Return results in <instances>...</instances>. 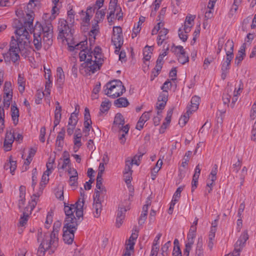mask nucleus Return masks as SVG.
<instances>
[{
  "mask_svg": "<svg viewBox=\"0 0 256 256\" xmlns=\"http://www.w3.org/2000/svg\"><path fill=\"white\" fill-rule=\"evenodd\" d=\"M138 236V230H135L134 231L132 232L128 240V244H126V246H128L130 249H134V240H135Z\"/></svg>",
  "mask_w": 256,
  "mask_h": 256,
  "instance_id": "obj_32",
  "label": "nucleus"
},
{
  "mask_svg": "<svg viewBox=\"0 0 256 256\" xmlns=\"http://www.w3.org/2000/svg\"><path fill=\"white\" fill-rule=\"evenodd\" d=\"M117 0H114L113 2L112 0L110 1L108 7V9L110 12L109 16H108V20L109 22H110V17L114 16L115 11L118 10H120V11H122L121 8L117 5Z\"/></svg>",
  "mask_w": 256,
  "mask_h": 256,
  "instance_id": "obj_22",
  "label": "nucleus"
},
{
  "mask_svg": "<svg viewBox=\"0 0 256 256\" xmlns=\"http://www.w3.org/2000/svg\"><path fill=\"white\" fill-rule=\"evenodd\" d=\"M11 115L14 124H18L19 117V110L16 106L12 104L11 106Z\"/></svg>",
  "mask_w": 256,
  "mask_h": 256,
  "instance_id": "obj_28",
  "label": "nucleus"
},
{
  "mask_svg": "<svg viewBox=\"0 0 256 256\" xmlns=\"http://www.w3.org/2000/svg\"><path fill=\"white\" fill-rule=\"evenodd\" d=\"M78 224H73V225H65L63 227V240L65 243L72 244L74 237V232L76 230Z\"/></svg>",
  "mask_w": 256,
  "mask_h": 256,
  "instance_id": "obj_6",
  "label": "nucleus"
},
{
  "mask_svg": "<svg viewBox=\"0 0 256 256\" xmlns=\"http://www.w3.org/2000/svg\"><path fill=\"white\" fill-rule=\"evenodd\" d=\"M70 162V161H66L64 160H62V158H60L58 160V169L64 170L67 166L69 168Z\"/></svg>",
  "mask_w": 256,
  "mask_h": 256,
  "instance_id": "obj_43",
  "label": "nucleus"
},
{
  "mask_svg": "<svg viewBox=\"0 0 256 256\" xmlns=\"http://www.w3.org/2000/svg\"><path fill=\"white\" fill-rule=\"evenodd\" d=\"M230 69V66L226 64L224 62L222 63V67H221V70H222V74L221 77L222 80H225L227 74L229 72V70Z\"/></svg>",
  "mask_w": 256,
  "mask_h": 256,
  "instance_id": "obj_40",
  "label": "nucleus"
},
{
  "mask_svg": "<svg viewBox=\"0 0 256 256\" xmlns=\"http://www.w3.org/2000/svg\"><path fill=\"white\" fill-rule=\"evenodd\" d=\"M87 43L88 42L86 40L82 41L74 46H69V50L70 51H73L74 50L87 49L86 47V45H87Z\"/></svg>",
  "mask_w": 256,
  "mask_h": 256,
  "instance_id": "obj_38",
  "label": "nucleus"
},
{
  "mask_svg": "<svg viewBox=\"0 0 256 256\" xmlns=\"http://www.w3.org/2000/svg\"><path fill=\"white\" fill-rule=\"evenodd\" d=\"M59 9L56 6L54 5L52 6V14L51 16L49 15V18L51 20H54L56 18V15L58 14V12Z\"/></svg>",
  "mask_w": 256,
  "mask_h": 256,
  "instance_id": "obj_54",
  "label": "nucleus"
},
{
  "mask_svg": "<svg viewBox=\"0 0 256 256\" xmlns=\"http://www.w3.org/2000/svg\"><path fill=\"white\" fill-rule=\"evenodd\" d=\"M202 238L200 236L198 238L196 250H204L202 248Z\"/></svg>",
  "mask_w": 256,
  "mask_h": 256,
  "instance_id": "obj_63",
  "label": "nucleus"
},
{
  "mask_svg": "<svg viewBox=\"0 0 256 256\" xmlns=\"http://www.w3.org/2000/svg\"><path fill=\"white\" fill-rule=\"evenodd\" d=\"M200 98L198 96H194L192 97L190 101L191 104L190 106H188L186 110L190 109L191 112L196 111L200 104Z\"/></svg>",
  "mask_w": 256,
  "mask_h": 256,
  "instance_id": "obj_23",
  "label": "nucleus"
},
{
  "mask_svg": "<svg viewBox=\"0 0 256 256\" xmlns=\"http://www.w3.org/2000/svg\"><path fill=\"white\" fill-rule=\"evenodd\" d=\"M114 104L118 108L126 107L129 105V102L126 98H120L114 102Z\"/></svg>",
  "mask_w": 256,
  "mask_h": 256,
  "instance_id": "obj_31",
  "label": "nucleus"
},
{
  "mask_svg": "<svg viewBox=\"0 0 256 256\" xmlns=\"http://www.w3.org/2000/svg\"><path fill=\"white\" fill-rule=\"evenodd\" d=\"M12 84L10 82H6L4 85V93H12L11 88Z\"/></svg>",
  "mask_w": 256,
  "mask_h": 256,
  "instance_id": "obj_58",
  "label": "nucleus"
},
{
  "mask_svg": "<svg viewBox=\"0 0 256 256\" xmlns=\"http://www.w3.org/2000/svg\"><path fill=\"white\" fill-rule=\"evenodd\" d=\"M174 108L170 109L167 112V116L160 129V132H164V130L166 128L167 126L170 124L171 120V118L172 114V111Z\"/></svg>",
  "mask_w": 256,
  "mask_h": 256,
  "instance_id": "obj_30",
  "label": "nucleus"
},
{
  "mask_svg": "<svg viewBox=\"0 0 256 256\" xmlns=\"http://www.w3.org/2000/svg\"><path fill=\"white\" fill-rule=\"evenodd\" d=\"M106 12L104 10H100L96 12V16H95V19L96 21V24L100 22V21H102L104 16H105Z\"/></svg>",
  "mask_w": 256,
  "mask_h": 256,
  "instance_id": "obj_44",
  "label": "nucleus"
},
{
  "mask_svg": "<svg viewBox=\"0 0 256 256\" xmlns=\"http://www.w3.org/2000/svg\"><path fill=\"white\" fill-rule=\"evenodd\" d=\"M166 102L158 101L156 105V109L158 110L157 114L160 115L162 113V110L164 108L166 104Z\"/></svg>",
  "mask_w": 256,
  "mask_h": 256,
  "instance_id": "obj_47",
  "label": "nucleus"
},
{
  "mask_svg": "<svg viewBox=\"0 0 256 256\" xmlns=\"http://www.w3.org/2000/svg\"><path fill=\"white\" fill-rule=\"evenodd\" d=\"M176 86V68H173L170 72L169 78Z\"/></svg>",
  "mask_w": 256,
  "mask_h": 256,
  "instance_id": "obj_46",
  "label": "nucleus"
},
{
  "mask_svg": "<svg viewBox=\"0 0 256 256\" xmlns=\"http://www.w3.org/2000/svg\"><path fill=\"white\" fill-rule=\"evenodd\" d=\"M50 173L46 172H44L42 176V180L40 183V185L42 186V183L46 184L49 180V175Z\"/></svg>",
  "mask_w": 256,
  "mask_h": 256,
  "instance_id": "obj_56",
  "label": "nucleus"
},
{
  "mask_svg": "<svg viewBox=\"0 0 256 256\" xmlns=\"http://www.w3.org/2000/svg\"><path fill=\"white\" fill-rule=\"evenodd\" d=\"M68 20L72 24L74 21V12L72 8L68 12Z\"/></svg>",
  "mask_w": 256,
  "mask_h": 256,
  "instance_id": "obj_53",
  "label": "nucleus"
},
{
  "mask_svg": "<svg viewBox=\"0 0 256 256\" xmlns=\"http://www.w3.org/2000/svg\"><path fill=\"white\" fill-rule=\"evenodd\" d=\"M195 18L194 16H188L186 18L184 24H187L189 26H192V23L194 22V19Z\"/></svg>",
  "mask_w": 256,
  "mask_h": 256,
  "instance_id": "obj_59",
  "label": "nucleus"
},
{
  "mask_svg": "<svg viewBox=\"0 0 256 256\" xmlns=\"http://www.w3.org/2000/svg\"><path fill=\"white\" fill-rule=\"evenodd\" d=\"M168 93L162 91L158 98V100L166 102L168 100Z\"/></svg>",
  "mask_w": 256,
  "mask_h": 256,
  "instance_id": "obj_57",
  "label": "nucleus"
},
{
  "mask_svg": "<svg viewBox=\"0 0 256 256\" xmlns=\"http://www.w3.org/2000/svg\"><path fill=\"white\" fill-rule=\"evenodd\" d=\"M248 239V231H244L240 236L238 240L234 244V251L238 255L240 252L242 248L244 246L246 241Z\"/></svg>",
  "mask_w": 256,
  "mask_h": 256,
  "instance_id": "obj_12",
  "label": "nucleus"
},
{
  "mask_svg": "<svg viewBox=\"0 0 256 256\" xmlns=\"http://www.w3.org/2000/svg\"><path fill=\"white\" fill-rule=\"evenodd\" d=\"M126 212V210L124 207H120L119 206L118 210L117 216L118 218H125V213Z\"/></svg>",
  "mask_w": 256,
  "mask_h": 256,
  "instance_id": "obj_52",
  "label": "nucleus"
},
{
  "mask_svg": "<svg viewBox=\"0 0 256 256\" xmlns=\"http://www.w3.org/2000/svg\"><path fill=\"white\" fill-rule=\"evenodd\" d=\"M45 78L46 82L44 92L46 93V94L49 95L50 94V88L52 86V81L50 80L51 74L50 70H47V72H45Z\"/></svg>",
  "mask_w": 256,
  "mask_h": 256,
  "instance_id": "obj_20",
  "label": "nucleus"
},
{
  "mask_svg": "<svg viewBox=\"0 0 256 256\" xmlns=\"http://www.w3.org/2000/svg\"><path fill=\"white\" fill-rule=\"evenodd\" d=\"M56 107L54 112V128L56 126L60 123L61 120L62 114V107L60 105V103L58 102H56Z\"/></svg>",
  "mask_w": 256,
  "mask_h": 256,
  "instance_id": "obj_21",
  "label": "nucleus"
},
{
  "mask_svg": "<svg viewBox=\"0 0 256 256\" xmlns=\"http://www.w3.org/2000/svg\"><path fill=\"white\" fill-rule=\"evenodd\" d=\"M196 237V233L194 232H188V242L187 243L190 244H194V239Z\"/></svg>",
  "mask_w": 256,
  "mask_h": 256,
  "instance_id": "obj_60",
  "label": "nucleus"
},
{
  "mask_svg": "<svg viewBox=\"0 0 256 256\" xmlns=\"http://www.w3.org/2000/svg\"><path fill=\"white\" fill-rule=\"evenodd\" d=\"M78 112H74L71 114L70 116L68 119V125L72 126H76L78 122Z\"/></svg>",
  "mask_w": 256,
  "mask_h": 256,
  "instance_id": "obj_37",
  "label": "nucleus"
},
{
  "mask_svg": "<svg viewBox=\"0 0 256 256\" xmlns=\"http://www.w3.org/2000/svg\"><path fill=\"white\" fill-rule=\"evenodd\" d=\"M242 166V161L240 160V159L238 158L237 162L232 164V171L235 172L236 173H237L238 170H240V167Z\"/></svg>",
  "mask_w": 256,
  "mask_h": 256,
  "instance_id": "obj_50",
  "label": "nucleus"
},
{
  "mask_svg": "<svg viewBox=\"0 0 256 256\" xmlns=\"http://www.w3.org/2000/svg\"><path fill=\"white\" fill-rule=\"evenodd\" d=\"M246 43H244L240 48V50L238 52V54L235 58V64L238 66L241 63L242 61L244 60L246 56Z\"/></svg>",
  "mask_w": 256,
  "mask_h": 256,
  "instance_id": "obj_18",
  "label": "nucleus"
},
{
  "mask_svg": "<svg viewBox=\"0 0 256 256\" xmlns=\"http://www.w3.org/2000/svg\"><path fill=\"white\" fill-rule=\"evenodd\" d=\"M28 218V214L26 212H24L22 216L19 220V224L20 226H24L27 222Z\"/></svg>",
  "mask_w": 256,
  "mask_h": 256,
  "instance_id": "obj_48",
  "label": "nucleus"
},
{
  "mask_svg": "<svg viewBox=\"0 0 256 256\" xmlns=\"http://www.w3.org/2000/svg\"><path fill=\"white\" fill-rule=\"evenodd\" d=\"M18 90L20 92L22 93L25 88V80L24 77L21 74H18Z\"/></svg>",
  "mask_w": 256,
  "mask_h": 256,
  "instance_id": "obj_39",
  "label": "nucleus"
},
{
  "mask_svg": "<svg viewBox=\"0 0 256 256\" xmlns=\"http://www.w3.org/2000/svg\"><path fill=\"white\" fill-rule=\"evenodd\" d=\"M58 30H59L58 36L62 38H66L67 37L72 36L70 27L68 26V22L64 19L59 20Z\"/></svg>",
  "mask_w": 256,
  "mask_h": 256,
  "instance_id": "obj_8",
  "label": "nucleus"
},
{
  "mask_svg": "<svg viewBox=\"0 0 256 256\" xmlns=\"http://www.w3.org/2000/svg\"><path fill=\"white\" fill-rule=\"evenodd\" d=\"M192 244H190L188 243L186 244L185 248L184 250V256H189L190 252L192 249Z\"/></svg>",
  "mask_w": 256,
  "mask_h": 256,
  "instance_id": "obj_62",
  "label": "nucleus"
},
{
  "mask_svg": "<svg viewBox=\"0 0 256 256\" xmlns=\"http://www.w3.org/2000/svg\"><path fill=\"white\" fill-rule=\"evenodd\" d=\"M44 22L41 24L37 22L34 30L37 28V32H43V42L48 46L52 44L53 26L52 24V20L49 18V14H45L43 18Z\"/></svg>",
  "mask_w": 256,
  "mask_h": 256,
  "instance_id": "obj_4",
  "label": "nucleus"
},
{
  "mask_svg": "<svg viewBox=\"0 0 256 256\" xmlns=\"http://www.w3.org/2000/svg\"><path fill=\"white\" fill-rule=\"evenodd\" d=\"M90 51L88 49H83L82 50L80 54V62L86 61V60L88 58V55L90 54Z\"/></svg>",
  "mask_w": 256,
  "mask_h": 256,
  "instance_id": "obj_42",
  "label": "nucleus"
},
{
  "mask_svg": "<svg viewBox=\"0 0 256 256\" xmlns=\"http://www.w3.org/2000/svg\"><path fill=\"white\" fill-rule=\"evenodd\" d=\"M106 192V190L104 186H101L100 188H96L94 195V198L104 200Z\"/></svg>",
  "mask_w": 256,
  "mask_h": 256,
  "instance_id": "obj_26",
  "label": "nucleus"
},
{
  "mask_svg": "<svg viewBox=\"0 0 256 256\" xmlns=\"http://www.w3.org/2000/svg\"><path fill=\"white\" fill-rule=\"evenodd\" d=\"M34 19L32 14H26L23 24L20 20H16L14 21L16 28L15 33L18 36L16 40L14 36L12 37L8 50L10 58L14 63H16L20 59L19 52H22L25 48L26 44V40L30 38L28 31L33 32V44L35 49L40 50L42 48L41 32H37V28L34 30Z\"/></svg>",
  "mask_w": 256,
  "mask_h": 256,
  "instance_id": "obj_1",
  "label": "nucleus"
},
{
  "mask_svg": "<svg viewBox=\"0 0 256 256\" xmlns=\"http://www.w3.org/2000/svg\"><path fill=\"white\" fill-rule=\"evenodd\" d=\"M151 201L152 198L150 196H148L146 201V204L142 208V211L140 216L139 218L138 223L140 224H142L146 218L148 208L151 204Z\"/></svg>",
  "mask_w": 256,
  "mask_h": 256,
  "instance_id": "obj_16",
  "label": "nucleus"
},
{
  "mask_svg": "<svg viewBox=\"0 0 256 256\" xmlns=\"http://www.w3.org/2000/svg\"><path fill=\"white\" fill-rule=\"evenodd\" d=\"M112 42L115 46V53L118 54L120 50L124 43L122 35H112Z\"/></svg>",
  "mask_w": 256,
  "mask_h": 256,
  "instance_id": "obj_15",
  "label": "nucleus"
},
{
  "mask_svg": "<svg viewBox=\"0 0 256 256\" xmlns=\"http://www.w3.org/2000/svg\"><path fill=\"white\" fill-rule=\"evenodd\" d=\"M150 112H144L140 117L136 126V128L140 130L143 128L144 124L150 118Z\"/></svg>",
  "mask_w": 256,
  "mask_h": 256,
  "instance_id": "obj_24",
  "label": "nucleus"
},
{
  "mask_svg": "<svg viewBox=\"0 0 256 256\" xmlns=\"http://www.w3.org/2000/svg\"><path fill=\"white\" fill-rule=\"evenodd\" d=\"M64 74L62 68L58 67L56 69L57 82L60 84H62L64 80Z\"/></svg>",
  "mask_w": 256,
  "mask_h": 256,
  "instance_id": "obj_35",
  "label": "nucleus"
},
{
  "mask_svg": "<svg viewBox=\"0 0 256 256\" xmlns=\"http://www.w3.org/2000/svg\"><path fill=\"white\" fill-rule=\"evenodd\" d=\"M78 176H70L69 184L71 186L76 187L78 186Z\"/></svg>",
  "mask_w": 256,
  "mask_h": 256,
  "instance_id": "obj_55",
  "label": "nucleus"
},
{
  "mask_svg": "<svg viewBox=\"0 0 256 256\" xmlns=\"http://www.w3.org/2000/svg\"><path fill=\"white\" fill-rule=\"evenodd\" d=\"M103 92L108 97L115 98L122 96L126 92V88L120 80H114L106 84Z\"/></svg>",
  "mask_w": 256,
  "mask_h": 256,
  "instance_id": "obj_5",
  "label": "nucleus"
},
{
  "mask_svg": "<svg viewBox=\"0 0 256 256\" xmlns=\"http://www.w3.org/2000/svg\"><path fill=\"white\" fill-rule=\"evenodd\" d=\"M224 50L226 52V60L223 62L230 66L232 60L234 58V43L228 40L225 44Z\"/></svg>",
  "mask_w": 256,
  "mask_h": 256,
  "instance_id": "obj_10",
  "label": "nucleus"
},
{
  "mask_svg": "<svg viewBox=\"0 0 256 256\" xmlns=\"http://www.w3.org/2000/svg\"><path fill=\"white\" fill-rule=\"evenodd\" d=\"M224 50L226 52V60L223 62L230 66L232 60L234 58V43L228 40L225 44Z\"/></svg>",
  "mask_w": 256,
  "mask_h": 256,
  "instance_id": "obj_9",
  "label": "nucleus"
},
{
  "mask_svg": "<svg viewBox=\"0 0 256 256\" xmlns=\"http://www.w3.org/2000/svg\"><path fill=\"white\" fill-rule=\"evenodd\" d=\"M61 223L58 221L54 223L53 226V231L50 236V242L46 243V248H52V250H55L58 246V232H59Z\"/></svg>",
  "mask_w": 256,
  "mask_h": 256,
  "instance_id": "obj_7",
  "label": "nucleus"
},
{
  "mask_svg": "<svg viewBox=\"0 0 256 256\" xmlns=\"http://www.w3.org/2000/svg\"><path fill=\"white\" fill-rule=\"evenodd\" d=\"M153 48L152 46H145L144 50V62L146 66H148V64H147L146 62L149 61L151 58L150 54H152V50Z\"/></svg>",
  "mask_w": 256,
  "mask_h": 256,
  "instance_id": "obj_27",
  "label": "nucleus"
},
{
  "mask_svg": "<svg viewBox=\"0 0 256 256\" xmlns=\"http://www.w3.org/2000/svg\"><path fill=\"white\" fill-rule=\"evenodd\" d=\"M177 50H179L178 60L179 62L182 64H184L188 61V56L186 54L185 50L181 46H177Z\"/></svg>",
  "mask_w": 256,
  "mask_h": 256,
  "instance_id": "obj_19",
  "label": "nucleus"
},
{
  "mask_svg": "<svg viewBox=\"0 0 256 256\" xmlns=\"http://www.w3.org/2000/svg\"><path fill=\"white\" fill-rule=\"evenodd\" d=\"M104 61L102 49L98 46L94 48V51L90 52L86 61L82 64V66H84L88 72L94 74L100 69Z\"/></svg>",
  "mask_w": 256,
  "mask_h": 256,
  "instance_id": "obj_3",
  "label": "nucleus"
},
{
  "mask_svg": "<svg viewBox=\"0 0 256 256\" xmlns=\"http://www.w3.org/2000/svg\"><path fill=\"white\" fill-rule=\"evenodd\" d=\"M110 102L108 100L103 101L100 105V114L108 112L110 108Z\"/></svg>",
  "mask_w": 256,
  "mask_h": 256,
  "instance_id": "obj_36",
  "label": "nucleus"
},
{
  "mask_svg": "<svg viewBox=\"0 0 256 256\" xmlns=\"http://www.w3.org/2000/svg\"><path fill=\"white\" fill-rule=\"evenodd\" d=\"M224 50L226 52V60L223 62L230 66L232 60L234 58V43L228 40L225 44Z\"/></svg>",
  "mask_w": 256,
  "mask_h": 256,
  "instance_id": "obj_11",
  "label": "nucleus"
},
{
  "mask_svg": "<svg viewBox=\"0 0 256 256\" xmlns=\"http://www.w3.org/2000/svg\"><path fill=\"white\" fill-rule=\"evenodd\" d=\"M173 85H174V84L170 80V79H168L163 84L161 89L162 91L168 92V90L171 88Z\"/></svg>",
  "mask_w": 256,
  "mask_h": 256,
  "instance_id": "obj_45",
  "label": "nucleus"
},
{
  "mask_svg": "<svg viewBox=\"0 0 256 256\" xmlns=\"http://www.w3.org/2000/svg\"><path fill=\"white\" fill-rule=\"evenodd\" d=\"M176 202V192L174 193L172 200L170 204V208L168 210V213L172 214L173 212L174 206Z\"/></svg>",
  "mask_w": 256,
  "mask_h": 256,
  "instance_id": "obj_49",
  "label": "nucleus"
},
{
  "mask_svg": "<svg viewBox=\"0 0 256 256\" xmlns=\"http://www.w3.org/2000/svg\"><path fill=\"white\" fill-rule=\"evenodd\" d=\"M16 168V162L15 160H13L12 159V156L9 157L8 162L6 163L4 166V168L6 170L10 169V173L12 174H14V172Z\"/></svg>",
  "mask_w": 256,
  "mask_h": 256,
  "instance_id": "obj_25",
  "label": "nucleus"
},
{
  "mask_svg": "<svg viewBox=\"0 0 256 256\" xmlns=\"http://www.w3.org/2000/svg\"><path fill=\"white\" fill-rule=\"evenodd\" d=\"M46 238L44 239L42 242L40 244L39 248H38L37 252L38 256H44L45 254V252L46 250H48L50 249L51 252L53 253L54 250H52V248L50 247L48 248H46V243H48L50 242V239L46 240Z\"/></svg>",
  "mask_w": 256,
  "mask_h": 256,
  "instance_id": "obj_17",
  "label": "nucleus"
},
{
  "mask_svg": "<svg viewBox=\"0 0 256 256\" xmlns=\"http://www.w3.org/2000/svg\"><path fill=\"white\" fill-rule=\"evenodd\" d=\"M162 164V160H161L160 159L158 160L156 164L155 167H154L152 169V170L154 171V172L155 173H157L160 169Z\"/></svg>",
  "mask_w": 256,
  "mask_h": 256,
  "instance_id": "obj_61",
  "label": "nucleus"
},
{
  "mask_svg": "<svg viewBox=\"0 0 256 256\" xmlns=\"http://www.w3.org/2000/svg\"><path fill=\"white\" fill-rule=\"evenodd\" d=\"M104 200L94 198L93 214L94 218H98L100 216L102 210V202Z\"/></svg>",
  "mask_w": 256,
  "mask_h": 256,
  "instance_id": "obj_14",
  "label": "nucleus"
},
{
  "mask_svg": "<svg viewBox=\"0 0 256 256\" xmlns=\"http://www.w3.org/2000/svg\"><path fill=\"white\" fill-rule=\"evenodd\" d=\"M84 127L87 128L88 126H91L92 122L90 118V110L88 108H86L84 109Z\"/></svg>",
  "mask_w": 256,
  "mask_h": 256,
  "instance_id": "obj_34",
  "label": "nucleus"
},
{
  "mask_svg": "<svg viewBox=\"0 0 256 256\" xmlns=\"http://www.w3.org/2000/svg\"><path fill=\"white\" fill-rule=\"evenodd\" d=\"M12 93H4V106L8 108L10 106V102L12 97Z\"/></svg>",
  "mask_w": 256,
  "mask_h": 256,
  "instance_id": "obj_41",
  "label": "nucleus"
},
{
  "mask_svg": "<svg viewBox=\"0 0 256 256\" xmlns=\"http://www.w3.org/2000/svg\"><path fill=\"white\" fill-rule=\"evenodd\" d=\"M84 200H78L74 204L68 205L64 202V212L66 218L64 221L65 225H73L78 224L82 219Z\"/></svg>",
  "mask_w": 256,
  "mask_h": 256,
  "instance_id": "obj_2",
  "label": "nucleus"
},
{
  "mask_svg": "<svg viewBox=\"0 0 256 256\" xmlns=\"http://www.w3.org/2000/svg\"><path fill=\"white\" fill-rule=\"evenodd\" d=\"M14 140V135L11 132H6L4 144V150L8 152L11 150L12 144Z\"/></svg>",
  "mask_w": 256,
  "mask_h": 256,
  "instance_id": "obj_13",
  "label": "nucleus"
},
{
  "mask_svg": "<svg viewBox=\"0 0 256 256\" xmlns=\"http://www.w3.org/2000/svg\"><path fill=\"white\" fill-rule=\"evenodd\" d=\"M124 123V118L123 116L120 113L116 114L114 117V124L120 128V126H122Z\"/></svg>",
  "mask_w": 256,
  "mask_h": 256,
  "instance_id": "obj_33",
  "label": "nucleus"
},
{
  "mask_svg": "<svg viewBox=\"0 0 256 256\" xmlns=\"http://www.w3.org/2000/svg\"><path fill=\"white\" fill-rule=\"evenodd\" d=\"M192 114L190 109H188L186 112L180 118L178 124L181 127H183L186 125L189 120L190 116Z\"/></svg>",
  "mask_w": 256,
  "mask_h": 256,
  "instance_id": "obj_29",
  "label": "nucleus"
},
{
  "mask_svg": "<svg viewBox=\"0 0 256 256\" xmlns=\"http://www.w3.org/2000/svg\"><path fill=\"white\" fill-rule=\"evenodd\" d=\"M46 134V128L45 127L43 126L41 128L40 130V140L42 142H44L45 141V138L44 136Z\"/></svg>",
  "mask_w": 256,
  "mask_h": 256,
  "instance_id": "obj_64",
  "label": "nucleus"
},
{
  "mask_svg": "<svg viewBox=\"0 0 256 256\" xmlns=\"http://www.w3.org/2000/svg\"><path fill=\"white\" fill-rule=\"evenodd\" d=\"M179 38L183 42H186L188 39V34H186L182 31V28H180L178 29V33Z\"/></svg>",
  "mask_w": 256,
  "mask_h": 256,
  "instance_id": "obj_51",
  "label": "nucleus"
}]
</instances>
